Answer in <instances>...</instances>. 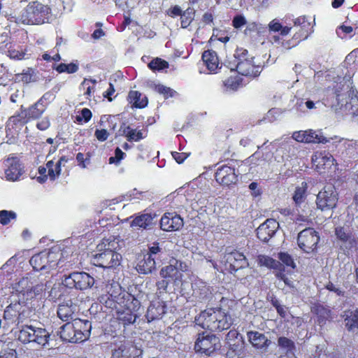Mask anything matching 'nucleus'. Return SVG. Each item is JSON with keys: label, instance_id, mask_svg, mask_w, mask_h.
I'll list each match as a JSON object with an SVG mask.
<instances>
[{"label": "nucleus", "instance_id": "774afa93", "mask_svg": "<svg viewBox=\"0 0 358 358\" xmlns=\"http://www.w3.org/2000/svg\"><path fill=\"white\" fill-rule=\"evenodd\" d=\"M257 25L255 23L250 24L247 26L244 31V34L245 35L251 36L252 33H255L257 31Z\"/></svg>", "mask_w": 358, "mask_h": 358}, {"label": "nucleus", "instance_id": "8fccbe9b", "mask_svg": "<svg viewBox=\"0 0 358 358\" xmlns=\"http://www.w3.org/2000/svg\"><path fill=\"white\" fill-rule=\"evenodd\" d=\"M335 234L336 236V238L343 243L348 242L350 238V235L348 233H347L345 229L342 227L336 228Z\"/></svg>", "mask_w": 358, "mask_h": 358}, {"label": "nucleus", "instance_id": "0e129e2a", "mask_svg": "<svg viewBox=\"0 0 358 358\" xmlns=\"http://www.w3.org/2000/svg\"><path fill=\"white\" fill-rule=\"evenodd\" d=\"M172 155L178 164L182 163L184 160L187 157V155L184 152L180 153L177 152H172Z\"/></svg>", "mask_w": 358, "mask_h": 358}, {"label": "nucleus", "instance_id": "dca6fc26", "mask_svg": "<svg viewBox=\"0 0 358 358\" xmlns=\"http://www.w3.org/2000/svg\"><path fill=\"white\" fill-rule=\"evenodd\" d=\"M279 228V223L274 219H267L257 229V237L262 242H268Z\"/></svg>", "mask_w": 358, "mask_h": 358}, {"label": "nucleus", "instance_id": "c756f323", "mask_svg": "<svg viewBox=\"0 0 358 358\" xmlns=\"http://www.w3.org/2000/svg\"><path fill=\"white\" fill-rule=\"evenodd\" d=\"M202 60L205 63L207 69L211 72H215L219 67L218 57L215 51H204L202 55Z\"/></svg>", "mask_w": 358, "mask_h": 358}, {"label": "nucleus", "instance_id": "1a4fd4ad", "mask_svg": "<svg viewBox=\"0 0 358 358\" xmlns=\"http://www.w3.org/2000/svg\"><path fill=\"white\" fill-rule=\"evenodd\" d=\"M220 338L213 334H199L195 342L194 350L196 353L210 356L211 353L220 348Z\"/></svg>", "mask_w": 358, "mask_h": 358}, {"label": "nucleus", "instance_id": "a19ab883", "mask_svg": "<svg viewBox=\"0 0 358 358\" xmlns=\"http://www.w3.org/2000/svg\"><path fill=\"white\" fill-rule=\"evenodd\" d=\"M278 344L281 348L286 350L287 352H292L295 349L294 341L285 336L278 338Z\"/></svg>", "mask_w": 358, "mask_h": 358}, {"label": "nucleus", "instance_id": "7c9ffc66", "mask_svg": "<svg viewBox=\"0 0 358 358\" xmlns=\"http://www.w3.org/2000/svg\"><path fill=\"white\" fill-rule=\"evenodd\" d=\"M128 101L136 108H142L147 106L148 99L138 91H131L128 95Z\"/></svg>", "mask_w": 358, "mask_h": 358}, {"label": "nucleus", "instance_id": "6e6d98bb", "mask_svg": "<svg viewBox=\"0 0 358 358\" xmlns=\"http://www.w3.org/2000/svg\"><path fill=\"white\" fill-rule=\"evenodd\" d=\"M346 60L354 64H358V48L353 50L346 57Z\"/></svg>", "mask_w": 358, "mask_h": 358}, {"label": "nucleus", "instance_id": "ea45409f", "mask_svg": "<svg viewBox=\"0 0 358 358\" xmlns=\"http://www.w3.org/2000/svg\"><path fill=\"white\" fill-rule=\"evenodd\" d=\"M194 10L188 8H187L181 15V27L182 28H187L194 20Z\"/></svg>", "mask_w": 358, "mask_h": 358}, {"label": "nucleus", "instance_id": "2eb2a0df", "mask_svg": "<svg viewBox=\"0 0 358 358\" xmlns=\"http://www.w3.org/2000/svg\"><path fill=\"white\" fill-rule=\"evenodd\" d=\"M294 34L293 36L297 37V40L301 42L306 40L312 32L311 23L305 15L299 16L293 21Z\"/></svg>", "mask_w": 358, "mask_h": 358}, {"label": "nucleus", "instance_id": "864d4df0", "mask_svg": "<svg viewBox=\"0 0 358 358\" xmlns=\"http://www.w3.org/2000/svg\"><path fill=\"white\" fill-rule=\"evenodd\" d=\"M0 358H17L16 351L10 348L1 350L0 352Z\"/></svg>", "mask_w": 358, "mask_h": 358}, {"label": "nucleus", "instance_id": "cd10ccee", "mask_svg": "<svg viewBox=\"0 0 358 358\" xmlns=\"http://www.w3.org/2000/svg\"><path fill=\"white\" fill-rule=\"evenodd\" d=\"M245 355V341L234 343L228 345V350L225 353L227 358H243Z\"/></svg>", "mask_w": 358, "mask_h": 358}, {"label": "nucleus", "instance_id": "13d9d810", "mask_svg": "<svg viewBox=\"0 0 358 358\" xmlns=\"http://www.w3.org/2000/svg\"><path fill=\"white\" fill-rule=\"evenodd\" d=\"M281 28V23L276 19L273 20L268 24V29L271 31L278 32Z\"/></svg>", "mask_w": 358, "mask_h": 358}, {"label": "nucleus", "instance_id": "9d476101", "mask_svg": "<svg viewBox=\"0 0 358 358\" xmlns=\"http://www.w3.org/2000/svg\"><path fill=\"white\" fill-rule=\"evenodd\" d=\"M319 241L318 233L311 227H307L301 231L297 237L299 247L307 253H310L317 248Z\"/></svg>", "mask_w": 358, "mask_h": 358}, {"label": "nucleus", "instance_id": "4d7b16f0", "mask_svg": "<svg viewBox=\"0 0 358 358\" xmlns=\"http://www.w3.org/2000/svg\"><path fill=\"white\" fill-rule=\"evenodd\" d=\"M94 134L99 141H104L108 138L109 134L106 129H96Z\"/></svg>", "mask_w": 358, "mask_h": 358}, {"label": "nucleus", "instance_id": "b1692460", "mask_svg": "<svg viewBox=\"0 0 358 358\" xmlns=\"http://www.w3.org/2000/svg\"><path fill=\"white\" fill-rule=\"evenodd\" d=\"M136 271L141 274H148L155 268V259L150 254H145L138 260L136 266Z\"/></svg>", "mask_w": 358, "mask_h": 358}, {"label": "nucleus", "instance_id": "4c0bfd02", "mask_svg": "<svg viewBox=\"0 0 358 358\" xmlns=\"http://www.w3.org/2000/svg\"><path fill=\"white\" fill-rule=\"evenodd\" d=\"M225 341L228 345L234 343L245 341L243 336L235 329H231L227 335H225Z\"/></svg>", "mask_w": 358, "mask_h": 358}, {"label": "nucleus", "instance_id": "6ab92c4d", "mask_svg": "<svg viewBox=\"0 0 358 358\" xmlns=\"http://www.w3.org/2000/svg\"><path fill=\"white\" fill-rule=\"evenodd\" d=\"M6 178L8 180H17L22 175V169L19 159L15 157H8L4 162Z\"/></svg>", "mask_w": 358, "mask_h": 358}, {"label": "nucleus", "instance_id": "bf43d9fd", "mask_svg": "<svg viewBox=\"0 0 358 358\" xmlns=\"http://www.w3.org/2000/svg\"><path fill=\"white\" fill-rule=\"evenodd\" d=\"M81 117L78 116V121H80L82 119H84L85 122H88L92 117V112L88 108H83L81 111Z\"/></svg>", "mask_w": 358, "mask_h": 358}, {"label": "nucleus", "instance_id": "4468645a", "mask_svg": "<svg viewBox=\"0 0 358 358\" xmlns=\"http://www.w3.org/2000/svg\"><path fill=\"white\" fill-rule=\"evenodd\" d=\"M247 264L246 257L243 252L236 250L233 251L225 250V268L231 273L245 267Z\"/></svg>", "mask_w": 358, "mask_h": 358}, {"label": "nucleus", "instance_id": "a878e982", "mask_svg": "<svg viewBox=\"0 0 358 358\" xmlns=\"http://www.w3.org/2000/svg\"><path fill=\"white\" fill-rule=\"evenodd\" d=\"M74 325L78 331L77 336L80 342L87 340L90 336L92 329L91 322L88 320H83L77 318L74 320Z\"/></svg>", "mask_w": 358, "mask_h": 358}, {"label": "nucleus", "instance_id": "6e6552de", "mask_svg": "<svg viewBox=\"0 0 358 358\" xmlns=\"http://www.w3.org/2000/svg\"><path fill=\"white\" fill-rule=\"evenodd\" d=\"M64 287L69 289L85 290L94 284V279L86 272H73L62 280Z\"/></svg>", "mask_w": 358, "mask_h": 358}, {"label": "nucleus", "instance_id": "412c9836", "mask_svg": "<svg viewBox=\"0 0 358 358\" xmlns=\"http://www.w3.org/2000/svg\"><path fill=\"white\" fill-rule=\"evenodd\" d=\"M60 338L65 341L69 343H78L80 342L78 339V331L74 325V321L72 322H66L60 328Z\"/></svg>", "mask_w": 358, "mask_h": 358}, {"label": "nucleus", "instance_id": "49530a36", "mask_svg": "<svg viewBox=\"0 0 358 358\" xmlns=\"http://www.w3.org/2000/svg\"><path fill=\"white\" fill-rule=\"evenodd\" d=\"M21 76L22 81L26 83L35 82L37 80L35 71L31 68H28L26 70H24L23 73L21 74Z\"/></svg>", "mask_w": 358, "mask_h": 358}, {"label": "nucleus", "instance_id": "c85d7f7f", "mask_svg": "<svg viewBox=\"0 0 358 358\" xmlns=\"http://www.w3.org/2000/svg\"><path fill=\"white\" fill-rule=\"evenodd\" d=\"M311 312L317 316V321L320 325L324 324L327 320L331 318V310L319 303L312 307Z\"/></svg>", "mask_w": 358, "mask_h": 358}, {"label": "nucleus", "instance_id": "603ef678", "mask_svg": "<svg viewBox=\"0 0 358 358\" xmlns=\"http://www.w3.org/2000/svg\"><path fill=\"white\" fill-rule=\"evenodd\" d=\"M246 20L241 15H236L232 20V25L236 29H239L246 24Z\"/></svg>", "mask_w": 358, "mask_h": 358}, {"label": "nucleus", "instance_id": "72a5a7b5", "mask_svg": "<svg viewBox=\"0 0 358 358\" xmlns=\"http://www.w3.org/2000/svg\"><path fill=\"white\" fill-rule=\"evenodd\" d=\"M244 86L243 79L241 74L234 76H230L225 82V87L227 91H237L238 89Z\"/></svg>", "mask_w": 358, "mask_h": 358}, {"label": "nucleus", "instance_id": "0eeeda50", "mask_svg": "<svg viewBox=\"0 0 358 358\" xmlns=\"http://www.w3.org/2000/svg\"><path fill=\"white\" fill-rule=\"evenodd\" d=\"M195 323L203 329H207L211 331L224 330V322L220 310L215 311L210 309L201 312L195 317Z\"/></svg>", "mask_w": 358, "mask_h": 358}, {"label": "nucleus", "instance_id": "7ed1b4c3", "mask_svg": "<svg viewBox=\"0 0 358 358\" xmlns=\"http://www.w3.org/2000/svg\"><path fill=\"white\" fill-rule=\"evenodd\" d=\"M62 252L57 248L48 251H43L32 256L29 263L35 271L48 273L56 269L61 259Z\"/></svg>", "mask_w": 358, "mask_h": 358}, {"label": "nucleus", "instance_id": "3c124183", "mask_svg": "<svg viewBox=\"0 0 358 358\" xmlns=\"http://www.w3.org/2000/svg\"><path fill=\"white\" fill-rule=\"evenodd\" d=\"M55 99V95L50 92H45L38 101V102L41 103V105H43L47 108L48 105Z\"/></svg>", "mask_w": 358, "mask_h": 358}, {"label": "nucleus", "instance_id": "052dcab7", "mask_svg": "<svg viewBox=\"0 0 358 358\" xmlns=\"http://www.w3.org/2000/svg\"><path fill=\"white\" fill-rule=\"evenodd\" d=\"M9 54L10 57L13 59H23L27 58L25 57L26 54L24 52L16 50H10Z\"/></svg>", "mask_w": 358, "mask_h": 358}, {"label": "nucleus", "instance_id": "aec40b11", "mask_svg": "<svg viewBox=\"0 0 358 358\" xmlns=\"http://www.w3.org/2000/svg\"><path fill=\"white\" fill-rule=\"evenodd\" d=\"M166 313V305L162 301H152L148 308L146 317L148 322L161 319Z\"/></svg>", "mask_w": 358, "mask_h": 358}, {"label": "nucleus", "instance_id": "69168bd1", "mask_svg": "<svg viewBox=\"0 0 358 358\" xmlns=\"http://www.w3.org/2000/svg\"><path fill=\"white\" fill-rule=\"evenodd\" d=\"M310 223H311V220L303 215H299L296 219V224L299 225H308Z\"/></svg>", "mask_w": 358, "mask_h": 358}, {"label": "nucleus", "instance_id": "f3484780", "mask_svg": "<svg viewBox=\"0 0 358 358\" xmlns=\"http://www.w3.org/2000/svg\"><path fill=\"white\" fill-rule=\"evenodd\" d=\"M183 224V219L176 213H166L160 220V228L166 231H178Z\"/></svg>", "mask_w": 358, "mask_h": 358}, {"label": "nucleus", "instance_id": "f704fd0d", "mask_svg": "<svg viewBox=\"0 0 358 358\" xmlns=\"http://www.w3.org/2000/svg\"><path fill=\"white\" fill-rule=\"evenodd\" d=\"M307 183L303 182L301 186L296 187L292 199L296 206H300L306 199Z\"/></svg>", "mask_w": 358, "mask_h": 358}, {"label": "nucleus", "instance_id": "c9c22d12", "mask_svg": "<svg viewBox=\"0 0 358 358\" xmlns=\"http://www.w3.org/2000/svg\"><path fill=\"white\" fill-rule=\"evenodd\" d=\"M344 321L345 327L349 331L358 329V308L350 311V314L346 315Z\"/></svg>", "mask_w": 358, "mask_h": 358}, {"label": "nucleus", "instance_id": "423d86ee", "mask_svg": "<svg viewBox=\"0 0 358 358\" xmlns=\"http://www.w3.org/2000/svg\"><path fill=\"white\" fill-rule=\"evenodd\" d=\"M50 334L44 328L24 325L20 330L18 339L23 343H34L44 347L48 344Z\"/></svg>", "mask_w": 358, "mask_h": 358}, {"label": "nucleus", "instance_id": "9b49d317", "mask_svg": "<svg viewBox=\"0 0 358 358\" xmlns=\"http://www.w3.org/2000/svg\"><path fill=\"white\" fill-rule=\"evenodd\" d=\"M338 194L333 185H326L317 195L316 203L322 210H330L336 207Z\"/></svg>", "mask_w": 358, "mask_h": 358}, {"label": "nucleus", "instance_id": "20e7f679", "mask_svg": "<svg viewBox=\"0 0 358 358\" xmlns=\"http://www.w3.org/2000/svg\"><path fill=\"white\" fill-rule=\"evenodd\" d=\"M103 242L97 245L99 253L94 256V264L103 268H112L120 265L122 256L114 250L115 242Z\"/></svg>", "mask_w": 358, "mask_h": 358}, {"label": "nucleus", "instance_id": "338daca9", "mask_svg": "<svg viewBox=\"0 0 358 358\" xmlns=\"http://www.w3.org/2000/svg\"><path fill=\"white\" fill-rule=\"evenodd\" d=\"M157 290L159 291V292H166V288L169 285V282L166 280H162L160 281H158L156 284Z\"/></svg>", "mask_w": 358, "mask_h": 358}, {"label": "nucleus", "instance_id": "e433bc0d", "mask_svg": "<svg viewBox=\"0 0 358 358\" xmlns=\"http://www.w3.org/2000/svg\"><path fill=\"white\" fill-rule=\"evenodd\" d=\"M259 264L261 266H264L268 268H273L275 270L280 269V268H282V264L280 262L266 255L259 256Z\"/></svg>", "mask_w": 358, "mask_h": 358}, {"label": "nucleus", "instance_id": "a18cd8bd", "mask_svg": "<svg viewBox=\"0 0 358 358\" xmlns=\"http://www.w3.org/2000/svg\"><path fill=\"white\" fill-rule=\"evenodd\" d=\"M64 287L62 283L54 284L49 292V297L52 300L59 299L62 295Z\"/></svg>", "mask_w": 358, "mask_h": 358}, {"label": "nucleus", "instance_id": "bb28decb", "mask_svg": "<svg viewBox=\"0 0 358 358\" xmlns=\"http://www.w3.org/2000/svg\"><path fill=\"white\" fill-rule=\"evenodd\" d=\"M271 41L272 43L276 44L278 48H281L286 50L296 47L301 43L297 40V37H294V36H292L290 38H285L281 36H273Z\"/></svg>", "mask_w": 358, "mask_h": 358}, {"label": "nucleus", "instance_id": "09e8293b", "mask_svg": "<svg viewBox=\"0 0 358 358\" xmlns=\"http://www.w3.org/2000/svg\"><path fill=\"white\" fill-rule=\"evenodd\" d=\"M278 259L282 262V264L284 266L292 267L294 268L296 265L290 255L287 252H280L278 253Z\"/></svg>", "mask_w": 358, "mask_h": 358}, {"label": "nucleus", "instance_id": "79ce46f5", "mask_svg": "<svg viewBox=\"0 0 358 358\" xmlns=\"http://www.w3.org/2000/svg\"><path fill=\"white\" fill-rule=\"evenodd\" d=\"M148 66L153 71H160L168 68L169 63L161 58H156L149 63Z\"/></svg>", "mask_w": 358, "mask_h": 358}, {"label": "nucleus", "instance_id": "5701e85b", "mask_svg": "<svg viewBox=\"0 0 358 358\" xmlns=\"http://www.w3.org/2000/svg\"><path fill=\"white\" fill-rule=\"evenodd\" d=\"M248 338L252 345L257 349L267 348L271 343L264 334L259 331H248Z\"/></svg>", "mask_w": 358, "mask_h": 358}, {"label": "nucleus", "instance_id": "58836bf2", "mask_svg": "<svg viewBox=\"0 0 358 358\" xmlns=\"http://www.w3.org/2000/svg\"><path fill=\"white\" fill-rule=\"evenodd\" d=\"M55 69L58 73H73L78 70V63L72 62L69 64L61 63Z\"/></svg>", "mask_w": 358, "mask_h": 358}, {"label": "nucleus", "instance_id": "de8ad7c7", "mask_svg": "<svg viewBox=\"0 0 358 358\" xmlns=\"http://www.w3.org/2000/svg\"><path fill=\"white\" fill-rule=\"evenodd\" d=\"M155 90L159 94H163L165 99H167L169 97H173L175 96V94H177V92L175 90L162 85H156Z\"/></svg>", "mask_w": 358, "mask_h": 358}, {"label": "nucleus", "instance_id": "5fc2aeb1", "mask_svg": "<svg viewBox=\"0 0 358 358\" xmlns=\"http://www.w3.org/2000/svg\"><path fill=\"white\" fill-rule=\"evenodd\" d=\"M305 134L306 131H294L292 134V138L297 142L306 143L307 138H306Z\"/></svg>", "mask_w": 358, "mask_h": 358}, {"label": "nucleus", "instance_id": "37998d69", "mask_svg": "<svg viewBox=\"0 0 358 358\" xmlns=\"http://www.w3.org/2000/svg\"><path fill=\"white\" fill-rule=\"evenodd\" d=\"M120 131H122L121 135L125 136L127 141H135V138H136V129L130 128L129 126L125 127V124H123L120 129Z\"/></svg>", "mask_w": 358, "mask_h": 358}, {"label": "nucleus", "instance_id": "393cba45", "mask_svg": "<svg viewBox=\"0 0 358 358\" xmlns=\"http://www.w3.org/2000/svg\"><path fill=\"white\" fill-rule=\"evenodd\" d=\"M155 217L150 213L138 215L131 221V227L149 229L155 224L153 222Z\"/></svg>", "mask_w": 358, "mask_h": 358}, {"label": "nucleus", "instance_id": "2f4dec72", "mask_svg": "<svg viewBox=\"0 0 358 358\" xmlns=\"http://www.w3.org/2000/svg\"><path fill=\"white\" fill-rule=\"evenodd\" d=\"M159 273L163 278H170L174 280H179L182 277V273L178 272L177 266L174 264L173 260L169 266L163 267Z\"/></svg>", "mask_w": 358, "mask_h": 358}, {"label": "nucleus", "instance_id": "680f3d73", "mask_svg": "<svg viewBox=\"0 0 358 358\" xmlns=\"http://www.w3.org/2000/svg\"><path fill=\"white\" fill-rule=\"evenodd\" d=\"M36 127L40 130H45L50 127V120L49 118L45 117L43 118L40 122H38L36 124Z\"/></svg>", "mask_w": 358, "mask_h": 358}, {"label": "nucleus", "instance_id": "a211bd4d", "mask_svg": "<svg viewBox=\"0 0 358 358\" xmlns=\"http://www.w3.org/2000/svg\"><path fill=\"white\" fill-rule=\"evenodd\" d=\"M79 308L76 303L71 300H68L60 303L57 308V315L62 321L69 322L70 320L73 322L77 319V314Z\"/></svg>", "mask_w": 358, "mask_h": 358}, {"label": "nucleus", "instance_id": "f8f14e48", "mask_svg": "<svg viewBox=\"0 0 358 358\" xmlns=\"http://www.w3.org/2000/svg\"><path fill=\"white\" fill-rule=\"evenodd\" d=\"M312 162L315 169L320 174L329 173L336 164V159L332 155L326 151L315 152L312 157Z\"/></svg>", "mask_w": 358, "mask_h": 358}, {"label": "nucleus", "instance_id": "39448f33", "mask_svg": "<svg viewBox=\"0 0 358 358\" xmlns=\"http://www.w3.org/2000/svg\"><path fill=\"white\" fill-rule=\"evenodd\" d=\"M50 9L38 1L29 3L20 15V20L25 24H40L48 20Z\"/></svg>", "mask_w": 358, "mask_h": 358}, {"label": "nucleus", "instance_id": "f03ea898", "mask_svg": "<svg viewBox=\"0 0 358 358\" xmlns=\"http://www.w3.org/2000/svg\"><path fill=\"white\" fill-rule=\"evenodd\" d=\"M225 67L230 71H236L238 74L245 76H258L262 67L256 58L248 55V51L243 48H237L235 53L225 59Z\"/></svg>", "mask_w": 358, "mask_h": 358}, {"label": "nucleus", "instance_id": "473e14b6", "mask_svg": "<svg viewBox=\"0 0 358 358\" xmlns=\"http://www.w3.org/2000/svg\"><path fill=\"white\" fill-rule=\"evenodd\" d=\"M45 110L46 107L41 105V103L37 101L29 107V108L25 111V115L28 118L36 120L41 117Z\"/></svg>", "mask_w": 358, "mask_h": 358}, {"label": "nucleus", "instance_id": "e2e57ef3", "mask_svg": "<svg viewBox=\"0 0 358 358\" xmlns=\"http://www.w3.org/2000/svg\"><path fill=\"white\" fill-rule=\"evenodd\" d=\"M222 168L223 166H220L215 173V180L220 185L224 182V174L222 173Z\"/></svg>", "mask_w": 358, "mask_h": 358}, {"label": "nucleus", "instance_id": "4be33fe9", "mask_svg": "<svg viewBox=\"0 0 358 358\" xmlns=\"http://www.w3.org/2000/svg\"><path fill=\"white\" fill-rule=\"evenodd\" d=\"M306 138H307L306 143H322L326 144L329 142L330 140L334 141V142H341L343 140L342 138H340L337 136H334V137H331L329 138H326L322 134V132L317 133V131L308 129L306 130Z\"/></svg>", "mask_w": 358, "mask_h": 358}, {"label": "nucleus", "instance_id": "ddd939ff", "mask_svg": "<svg viewBox=\"0 0 358 358\" xmlns=\"http://www.w3.org/2000/svg\"><path fill=\"white\" fill-rule=\"evenodd\" d=\"M143 350L132 345L129 341H121L112 351L111 358H139Z\"/></svg>", "mask_w": 358, "mask_h": 358}, {"label": "nucleus", "instance_id": "f257e3e1", "mask_svg": "<svg viewBox=\"0 0 358 358\" xmlns=\"http://www.w3.org/2000/svg\"><path fill=\"white\" fill-rule=\"evenodd\" d=\"M48 284L49 282H46L45 285L40 283L33 285L29 277H24L13 284L10 296V303L4 310V319L9 322L19 324L29 317L31 311L28 301L49 288Z\"/></svg>", "mask_w": 358, "mask_h": 358}, {"label": "nucleus", "instance_id": "c03bdc74", "mask_svg": "<svg viewBox=\"0 0 358 358\" xmlns=\"http://www.w3.org/2000/svg\"><path fill=\"white\" fill-rule=\"evenodd\" d=\"M16 218V213L13 211L3 210L0 211V223L3 225L8 224L12 220Z\"/></svg>", "mask_w": 358, "mask_h": 358}]
</instances>
